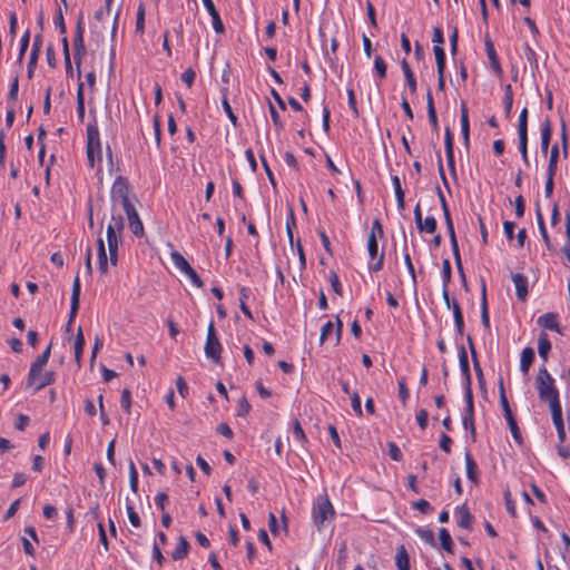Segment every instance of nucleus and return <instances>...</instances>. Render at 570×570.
<instances>
[{"mask_svg":"<svg viewBox=\"0 0 570 570\" xmlns=\"http://www.w3.org/2000/svg\"><path fill=\"white\" fill-rule=\"evenodd\" d=\"M535 387L540 401L548 403L551 412L562 409L559 399V391L554 384V379L544 365L539 368L535 376Z\"/></svg>","mask_w":570,"mask_h":570,"instance_id":"obj_1","label":"nucleus"},{"mask_svg":"<svg viewBox=\"0 0 570 570\" xmlns=\"http://www.w3.org/2000/svg\"><path fill=\"white\" fill-rule=\"evenodd\" d=\"M111 206L114 209L121 207L122 209L132 206L129 199V184L127 178L118 176L111 187L110 191Z\"/></svg>","mask_w":570,"mask_h":570,"instance_id":"obj_2","label":"nucleus"},{"mask_svg":"<svg viewBox=\"0 0 570 570\" xmlns=\"http://www.w3.org/2000/svg\"><path fill=\"white\" fill-rule=\"evenodd\" d=\"M96 157L100 163L102 159L101 142L97 122H90L87 126V158L89 166L95 167Z\"/></svg>","mask_w":570,"mask_h":570,"instance_id":"obj_3","label":"nucleus"},{"mask_svg":"<svg viewBox=\"0 0 570 570\" xmlns=\"http://www.w3.org/2000/svg\"><path fill=\"white\" fill-rule=\"evenodd\" d=\"M335 515L334 508L327 495L318 497L312 510L314 524L321 530L325 521L333 519Z\"/></svg>","mask_w":570,"mask_h":570,"instance_id":"obj_4","label":"nucleus"},{"mask_svg":"<svg viewBox=\"0 0 570 570\" xmlns=\"http://www.w3.org/2000/svg\"><path fill=\"white\" fill-rule=\"evenodd\" d=\"M83 33H85L83 17H82V13H80L78 17L77 23H76V32H75V38H73V50H75L73 56H75L78 79H80V77H81V70H80L81 60L87 53Z\"/></svg>","mask_w":570,"mask_h":570,"instance_id":"obj_5","label":"nucleus"},{"mask_svg":"<svg viewBox=\"0 0 570 570\" xmlns=\"http://www.w3.org/2000/svg\"><path fill=\"white\" fill-rule=\"evenodd\" d=\"M205 354L208 358H210L214 363H220V354L223 351L222 344L216 335V330L214 322H210L207 328V337L204 346Z\"/></svg>","mask_w":570,"mask_h":570,"instance_id":"obj_6","label":"nucleus"},{"mask_svg":"<svg viewBox=\"0 0 570 570\" xmlns=\"http://www.w3.org/2000/svg\"><path fill=\"white\" fill-rule=\"evenodd\" d=\"M518 137H519V150L522 156V160L525 165H529L528 158V108L524 107L519 116L518 121Z\"/></svg>","mask_w":570,"mask_h":570,"instance_id":"obj_7","label":"nucleus"},{"mask_svg":"<svg viewBox=\"0 0 570 570\" xmlns=\"http://www.w3.org/2000/svg\"><path fill=\"white\" fill-rule=\"evenodd\" d=\"M366 247H367L368 255H370L371 259L373 261V263L370 265V269L372 272L381 271L383 268V263H384V252H382L379 255L377 239L374 238L373 234H368Z\"/></svg>","mask_w":570,"mask_h":570,"instance_id":"obj_8","label":"nucleus"},{"mask_svg":"<svg viewBox=\"0 0 570 570\" xmlns=\"http://www.w3.org/2000/svg\"><path fill=\"white\" fill-rule=\"evenodd\" d=\"M127 216L129 228L132 234L137 237H141L144 235V225L139 218V215L135 208V206L127 207L122 209Z\"/></svg>","mask_w":570,"mask_h":570,"instance_id":"obj_9","label":"nucleus"},{"mask_svg":"<svg viewBox=\"0 0 570 570\" xmlns=\"http://www.w3.org/2000/svg\"><path fill=\"white\" fill-rule=\"evenodd\" d=\"M538 325L550 331H554L559 334H563L558 322V316L554 313H546L538 317Z\"/></svg>","mask_w":570,"mask_h":570,"instance_id":"obj_10","label":"nucleus"},{"mask_svg":"<svg viewBox=\"0 0 570 570\" xmlns=\"http://www.w3.org/2000/svg\"><path fill=\"white\" fill-rule=\"evenodd\" d=\"M511 278L515 286V294L518 299L524 302L528 297V278L520 273L512 274Z\"/></svg>","mask_w":570,"mask_h":570,"instance_id":"obj_11","label":"nucleus"},{"mask_svg":"<svg viewBox=\"0 0 570 570\" xmlns=\"http://www.w3.org/2000/svg\"><path fill=\"white\" fill-rule=\"evenodd\" d=\"M484 45H485V52H487V56H488L491 67L494 70V72L498 76H500L502 73V68H501L500 60L497 56V51H495L492 40L489 37H487L484 40Z\"/></svg>","mask_w":570,"mask_h":570,"instance_id":"obj_12","label":"nucleus"},{"mask_svg":"<svg viewBox=\"0 0 570 570\" xmlns=\"http://www.w3.org/2000/svg\"><path fill=\"white\" fill-rule=\"evenodd\" d=\"M203 3L208 11L209 16L213 19V28L217 33H223L225 30L224 23L220 19V16L213 2V0H203Z\"/></svg>","mask_w":570,"mask_h":570,"instance_id":"obj_13","label":"nucleus"},{"mask_svg":"<svg viewBox=\"0 0 570 570\" xmlns=\"http://www.w3.org/2000/svg\"><path fill=\"white\" fill-rule=\"evenodd\" d=\"M80 279L77 275L72 283V291H71V299H70V306H71V317H76L78 309H79V303H80Z\"/></svg>","mask_w":570,"mask_h":570,"instance_id":"obj_14","label":"nucleus"},{"mask_svg":"<svg viewBox=\"0 0 570 570\" xmlns=\"http://www.w3.org/2000/svg\"><path fill=\"white\" fill-rule=\"evenodd\" d=\"M456 513L460 515V519L458 521V525L460 528L471 530L472 523H473V515L470 513L466 504H462L461 507L456 508Z\"/></svg>","mask_w":570,"mask_h":570,"instance_id":"obj_15","label":"nucleus"},{"mask_svg":"<svg viewBox=\"0 0 570 570\" xmlns=\"http://www.w3.org/2000/svg\"><path fill=\"white\" fill-rule=\"evenodd\" d=\"M461 132L464 140V144L469 145V137H470V122H469V111L466 104L464 101L461 102Z\"/></svg>","mask_w":570,"mask_h":570,"instance_id":"obj_16","label":"nucleus"},{"mask_svg":"<svg viewBox=\"0 0 570 570\" xmlns=\"http://www.w3.org/2000/svg\"><path fill=\"white\" fill-rule=\"evenodd\" d=\"M552 127L551 121L547 118L541 125V151L546 155L548 153L549 144L551 140Z\"/></svg>","mask_w":570,"mask_h":570,"instance_id":"obj_17","label":"nucleus"},{"mask_svg":"<svg viewBox=\"0 0 570 570\" xmlns=\"http://www.w3.org/2000/svg\"><path fill=\"white\" fill-rule=\"evenodd\" d=\"M459 363L461 372L465 379V384L471 385V373H470V365H469V358L468 353L464 348V346H461L459 351Z\"/></svg>","mask_w":570,"mask_h":570,"instance_id":"obj_18","label":"nucleus"},{"mask_svg":"<svg viewBox=\"0 0 570 570\" xmlns=\"http://www.w3.org/2000/svg\"><path fill=\"white\" fill-rule=\"evenodd\" d=\"M464 459H465V469H466L468 479L472 483L478 484V482H479L478 465H476L475 461L473 460L472 455L469 452H465Z\"/></svg>","mask_w":570,"mask_h":570,"instance_id":"obj_19","label":"nucleus"},{"mask_svg":"<svg viewBox=\"0 0 570 570\" xmlns=\"http://www.w3.org/2000/svg\"><path fill=\"white\" fill-rule=\"evenodd\" d=\"M395 566L399 570H410V557L404 546L396 549Z\"/></svg>","mask_w":570,"mask_h":570,"instance_id":"obj_20","label":"nucleus"},{"mask_svg":"<svg viewBox=\"0 0 570 570\" xmlns=\"http://www.w3.org/2000/svg\"><path fill=\"white\" fill-rule=\"evenodd\" d=\"M550 351H551V342H550L548 335L544 332H542V333H540L539 338H538V353L544 363L548 361V355H549Z\"/></svg>","mask_w":570,"mask_h":570,"instance_id":"obj_21","label":"nucleus"},{"mask_svg":"<svg viewBox=\"0 0 570 570\" xmlns=\"http://www.w3.org/2000/svg\"><path fill=\"white\" fill-rule=\"evenodd\" d=\"M97 252H98V268L101 274H106L108 272V257L105 249V244L102 238H98L97 240Z\"/></svg>","mask_w":570,"mask_h":570,"instance_id":"obj_22","label":"nucleus"},{"mask_svg":"<svg viewBox=\"0 0 570 570\" xmlns=\"http://www.w3.org/2000/svg\"><path fill=\"white\" fill-rule=\"evenodd\" d=\"M534 360V351L532 347H524L521 352L520 370L523 374L529 372V368Z\"/></svg>","mask_w":570,"mask_h":570,"instance_id":"obj_23","label":"nucleus"},{"mask_svg":"<svg viewBox=\"0 0 570 570\" xmlns=\"http://www.w3.org/2000/svg\"><path fill=\"white\" fill-rule=\"evenodd\" d=\"M551 416H552V422L558 432V438H559L560 442L563 443L566 440V431H564V425H563V420H562V409L552 411Z\"/></svg>","mask_w":570,"mask_h":570,"instance_id":"obj_24","label":"nucleus"},{"mask_svg":"<svg viewBox=\"0 0 570 570\" xmlns=\"http://www.w3.org/2000/svg\"><path fill=\"white\" fill-rule=\"evenodd\" d=\"M481 321L485 330H490V317L487 302V287L485 284H482L481 292Z\"/></svg>","mask_w":570,"mask_h":570,"instance_id":"obj_25","label":"nucleus"},{"mask_svg":"<svg viewBox=\"0 0 570 570\" xmlns=\"http://www.w3.org/2000/svg\"><path fill=\"white\" fill-rule=\"evenodd\" d=\"M188 550H189V543L188 541L186 540V538L184 537H180L179 538V542L177 544V547L175 548V550L171 552V558L177 561V560H183L184 558L187 557L188 554Z\"/></svg>","mask_w":570,"mask_h":570,"instance_id":"obj_26","label":"nucleus"},{"mask_svg":"<svg viewBox=\"0 0 570 570\" xmlns=\"http://www.w3.org/2000/svg\"><path fill=\"white\" fill-rule=\"evenodd\" d=\"M85 347V337L82 334V328L79 326L76 337H75V358L77 364L80 366L82 353Z\"/></svg>","mask_w":570,"mask_h":570,"instance_id":"obj_27","label":"nucleus"},{"mask_svg":"<svg viewBox=\"0 0 570 570\" xmlns=\"http://www.w3.org/2000/svg\"><path fill=\"white\" fill-rule=\"evenodd\" d=\"M537 220H538V226H539V229H540V234L547 245V248L549 250H552L553 249V246L551 244V240H550V237L548 235V232H547V228H546V224H544V219H543V216H542V213L540 210V208L538 207L537 208Z\"/></svg>","mask_w":570,"mask_h":570,"instance_id":"obj_28","label":"nucleus"},{"mask_svg":"<svg viewBox=\"0 0 570 570\" xmlns=\"http://www.w3.org/2000/svg\"><path fill=\"white\" fill-rule=\"evenodd\" d=\"M171 261L177 269H179L181 273H186L188 269H190V264L186 261V258L178 252H173L170 254Z\"/></svg>","mask_w":570,"mask_h":570,"instance_id":"obj_29","label":"nucleus"},{"mask_svg":"<svg viewBox=\"0 0 570 570\" xmlns=\"http://www.w3.org/2000/svg\"><path fill=\"white\" fill-rule=\"evenodd\" d=\"M222 94H223V97H222V105H223V108L227 115V117L229 118V120L232 121L233 126L234 127H237V117L236 115L234 114L229 102H228V99H227V88H223L222 89Z\"/></svg>","mask_w":570,"mask_h":570,"instance_id":"obj_30","label":"nucleus"},{"mask_svg":"<svg viewBox=\"0 0 570 570\" xmlns=\"http://www.w3.org/2000/svg\"><path fill=\"white\" fill-rule=\"evenodd\" d=\"M439 538L441 541V547L449 553H453V541L445 528H441L439 531Z\"/></svg>","mask_w":570,"mask_h":570,"instance_id":"obj_31","label":"nucleus"},{"mask_svg":"<svg viewBox=\"0 0 570 570\" xmlns=\"http://www.w3.org/2000/svg\"><path fill=\"white\" fill-rule=\"evenodd\" d=\"M77 114L79 119L82 121L85 117V96L82 82H79L77 88Z\"/></svg>","mask_w":570,"mask_h":570,"instance_id":"obj_32","label":"nucleus"},{"mask_svg":"<svg viewBox=\"0 0 570 570\" xmlns=\"http://www.w3.org/2000/svg\"><path fill=\"white\" fill-rule=\"evenodd\" d=\"M421 233L433 234L436 230V219L433 216H428L417 225Z\"/></svg>","mask_w":570,"mask_h":570,"instance_id":"obj_33","label":"nucleus"},{"mask_svg":"<svg viewBox=\"0 0 570 570\" xmlns=\"http://www.w3.org/2000/svg\"><path fill=\"white\" fill-rule=\"evenodd\" d=\"M468 344H469V348L471 351L472 361H473V367H474L475 374H476L479 381H481L482 377H483V372H482V368L480 366V363H479V360H478V356H476V352H475V348H474V344H473V341H472L471 336H468Z\"/></svg>","mask_w":570,"mask_h":570,"instance_id":"obj_34","label":"nucleus"},{"mask_svg":"<svg viewBox=\"0 0 570 570\" xmlns=\"http://www.w3.org/2000/svg\"><path fill=\"white\" fill-rule=\"evenodd\" d=\"M513 105V91L511 85H507L504 88L503 106L507 117H510Z\"/></svg>","mask_w":570,"mask_h":570,"instance_id":"obj_35","label":"nucleus"},{"mask_svg":"<svg viewBox=\"0 0 570 570\" xmlns=\"http://www.w3.org/2000/svg\"><path fill=\"white\" fill-rule=\"evenodd\" d=\"M107 227H112L115 230H124V217L121 214H117V209L111 206V218Z\"/></svg>","mask_w":570,"mask_h":570,"instance_id":"obj_36","label":"nucleus"},{"mask_svg":"<svg viewBox=\"0 0 570 570\" xmlns=\"http://www.w3.org/2000/svg\"><path fill=\"white\" fill-rule=\"evenodd\" d=\"M29 42H30V31L26 30L24 33L21 37V40H20V49H19V55H18V58H17V62L19 65H21L22 61H23L26 51H27V49L29 47Z\"/></svg>","mask_w":570,"mask_h":570,"instance_id":"obj_37","label":"nucleus"},{"mask_svg":"<svg viewBox=\"0 0 570 570\" xmlns=\"http://www.w3.org/2000/svg\"><path fill=\"white\" fill-rule=\"evenodd\" d=\"M559 159V147L558 145L552 146L550 151L549 165H548V174H554L557 171Z\"/></svg>","mask_w":570,"mask_h":570,"instance_id":"obj_38","label":"nucleus"},{"mask_svg":"<svg viewBox=\"0 0 570 570\" xmlns=\"http://www.w3.org/2000/svg\"><path fill=\"white\" fill-rule=\"evenodd\" d=\"M48 363V360L45 356L39 355L35 362L30 366V379L31 381L35 379L37 373H41L43 366Z\"/></svg>","mask_w":570,"mask_h":570,"instance_id":"obj_39","label":"nucleus"},{"mask_svg":"<svg viewBox=\"0 0 570 570\" xmlns=\"http://www.w3.org/2000/svg\"><path fill=\"white\" fill-rule=\"evenodd\" d=\"M145 30V6L139 3L136 16V31L144 33Z\"/></svg>","mask_w":570,"mask_h":570,"instance_id":"obj_40","label":"nucleus"},{"mask_svg":"<svg viewBox=\"0 0 570 570\" xmlns=\"http://www.w3.org/2000/svg\"><path fill=\"white\" fill-rule=\"evenodd\" d=\"M129 484L132 492L138 491V472L132 461L129 462Z\"/></svg>","mask_w":570,"mask_h":570,"instance_id":"obj_41","label":"nucleus"},{"mask_svg":"<svg viewBox=\"0 0 570 570\" xmlns=\"http://www.w3.org/2000/svg\"><path fill=\"white\" fill-rule=\"evenodd\" d=\"M250 404L249 402L247 401L246 396L243 395L239 400H238V403H237V407H236V414L237 416H246L249 411H250Z\"/></svg>","mask_w":570,"mask_h":570,"instance_id":"obj_42","label":"nucleus"},{"mask_svg":"<svg viewBox=\"0 0 570 570\" xmlns=\"http://www.w3.org/2000/svg\"><path fill=\"white\" fill-rule=\"evenodd\" d=\"M433 52L435 56L436 69H445V52L442 46H434Z\"/></svg>","mask_w":570,"mask_h":570,"instance_id":"obj_43","label":"nucleus"},{"mask_svg":"<svg viewBox=\"0 0 570 570\" xmlns=\"http://www.w3.org/2000/svg\"><path fill=\"white\" fill-rule=\"evenodd\" d=\"M374 68L380 79H385L387 66L381 56L375 57Z\"/></svg>","mask_w":570,"mask_h":570,"instance_id":"obj_44","label":"nucleus"},{"mask_svg":"<svg viewBox=\"0 0 570 570\" xmlns=\"http://www.w3.org/2000/svg\"><path fill=\"white\" fill-rule=\"evenodd\" d=\"M416 534L426 543L431 544V546H435V539H434V533L432 530L430 529H423V528H419L416 530Z\"/></svg>","mask_w":570,"mask_h":570,"instance_id":"obj_45","label":"nucleus"},{"mask_svg":"<svg viewBox=\"0 0 570 570\" xmlns=\"http://www.w3.org/2000/svg\"><path fill=\"white\" fill-rule=\"evenodd\" d=\"M404 252H405L404 253V262H405L406 268H407V271H409V273L411 275L413 285L415 286L416 285L415 269H414V266H413V263H412V259H411V255L407 252L406 243L404 244Z\"/></svg>","mask_w":570,"mask_h":570,"instance_id":"obj_46","label":"nucleus"},{"mask_svg":"<svg viewBox=\"0 0 570 570\" xmlns=\"http://www.w3.org/2000/svg\"><path fill=\"white\" fill-rule=\"evenodd\" d=\"M39 55H40V52H38L36 50H31V52H30L29 61H28V71H27L29 79H31L33 77V72L37 67Z\"/></svg>","mask_w":570,"mask_h":570,"instance_id":"obj_47","label":"nucleus"},{"mask_svg":"<svg viewBox=\"0 0 570 570\" xmlns=\"http://www.w3.org/2000/svg\"><path fill=\"white\" fill-rule=\"evenodd\" d=\"M507 423L509 425V429H510L511 434H512L513 439L515 440V442L521 444L522 443V436H521V433H520V430L518 428V424H517V421H515L514 416L511 417V419H508Z\"/></svg>","mask_w":570,"mask_h":570,"instance_id":"obj_48","label":"nucleus"},{"mask_svg":"<svg viewBox=\"0 0 570 570\" xmlns=\"http://www.w3.org/2000/svg\"><path fill=\"white\" fill-rule=\"evenodd\" d=\"M120 404L126 413H130L131 409V392L128 389L121 391Z\"/></svg>","mask_w":570,"mask_h":570,"instance_id":"obj_49","label":"nucleus"},{"mask_svg":"<svg viewBox=\"0 0 570 570\" xmlns=\"http://www.w3.org/2000/svg\"><path fill=\"white\" fill-rule=\"evenodd\" d=\"M439 197H440L441 207H442L443 215H444L445 225L446 226L453 225V222H452V218H451V214H450V209L448 207V203H446L445 197L443 196V194H442V191L440 189H439Z\"/></svg>","mask_w":570,"mask_h":570,"instance_id":"obj_50","label":"nucleus"},{"mask_svg":"<svg viewBox=\"0 0 570 570\" xmlns=\"http://www.w3.org/2000/svg\"><path fill=\"white\" fill-rule=\"evenodd\" d=\"M462 424L465 430H469L471 432L472 441H475L476 433L474 426V416L463 415Z\"/></svg>","mask_w":570,"mask_h":570,"instance_id":"obj_51","label":"nucleus"},{"mask_svg":"<svg viewBox=\"0 0 570 570\" xmlns=\"http://www.w3.org/2000/svg\"><path fill=\"white\" fill-rule=\"evenodd\" d=\"M412 507L416 510H419L423 514H429L433 508L425 499H420L412 503Z\"/></svg>","mask_w":570,"mask_h":570,"instance_id":"obj_52","label":"nucleus"},{"mask_svg":"<svg viewBox=\"0 0 570 570\" xmlns=\"http://www.w3.org/2000/svg\"><path fill=\"white\" fill-rule=\"evenodd\" d=\"M442 279L444 287L451 282V263L448 258L442 263Z\"/></svg>","mask_w":570,"mask_h":570,"instance_id":"obj_53","label":"nucleus"},{"mask_svg":"<svg viewBox=\"0 0 570 570\" xmlns=\"http://www.w3.org/2000/svg\"><path fill=\"white\" fill-rule=\"evenodd\" d=\"M351 405L357 416L363 415L361 399L357 392H353V394H351Z\"/></svg>","mask_w":570,"mask_h":570,"instance_id":"obj_54","label":"nucleus"},{"mask_svg":"<svg viewBox=\"0 0 570 570\" xmlns=\"http://www.w3.org/2000/svg\"><path fill=\"white\" fill-rule=\"evenodd\" d=\"M107 243L108 245L119 244L121 232L115 230L112 227H107Z\"/></svg>","mask_w":570,"mask_h":570,"instance_id":"obj_55","label":"nucleus"},{"mask_svg":"<svg viewBox=\"0 0 570 570\" xmlns=\"http://www.w3.org/2000/svg\"><path fill=\"white\" fill-rule=\"evenodd\" d=\"M18 91H19V76L17 75L10 85L9 95H8V98L10 101H12V102L17 101Z\"/></svg>","mask_w":570,"mask_h":570,"instance_id":"obj_56","label":"nucleus"},{"mask_svg":"<svg viewBox=\"0 0 570 570\" xmlns=\"http://www.w3.org/2000/svg\"><path fill=\"white\" fill-rule=\"evenodd\" d=\"M126 510L128 513V519H129L130 523L132 524V527H135V528L140 527V518H139L138 513L135 511L134 507L131 504H127Z\"/></svg>","mask_w":570,"mask_h":570,"instance_id":"obj_57","label":"nucleus"},{"mask_svg":"<svg viewBox=\"0 0 570 570\" xmlns=\"http://www.w3.org/2000/svg\"><path fill=\"white\" fill-rule=\"evenodd\" d=\"M53 381H55V373L53 372H46L45 374H42L41 380L39 381V383H37V391H40L45 386L53 383Z\"/></svg>","mask_w":570,"mask_h":570,"instance_id":"obj_58","label":"nucleus"},{"mask_svg":"<svg viewBox=\"0 0 570 570\" xmlns=\"http://www.w3.org/2000/svg\"><path fill=\"white\" fill-rule=\"evenodd\" d=\"M185 275L190 279V282L198 288H202L204 286V282L199 277V275L195 272L193 267L188 269Z\"/></svg>","mask_w":570,"mask_h":570,"instance_id":"obj_59","label":"nucleus"},{"mask_svg":"<svg viewBox=\"0 0 570 570\" xmlns=\"http://www.w3.org/2000/svg\"><path fill=\"white\" fill-rule=\"evenodd\" d=\"M387 448H389V454L392 460H394V461L402 460V452H401L400 448L394 442H389Z\"/></svg>","mask_w":570,"mask_h":570,"instance_id":"obj_60","label":"nucleus"},{"mask_svg":"<svg viewBox=\"0 0 570 570\" xmlns=\"http://www.w3.org/2000/svg\"><path fill=\"white\" fill-rule=\"evenodd\" d=\"M195 78L196 72L191 68L186 69L181 75V80L188 86V88L193 86Z\"/></svg>","mask_w":570,"mask_h":570,"instance_id":"obj_61","label":"nucleus"},{"mask_svg":"<svg viewBox=\"0 0 570 570\" xmlns=\"http://www.w3.org/2000/svg\"><path fill=\"white\" fill-rule=\"evenodd\" d=\"M330 282H331V286H332L333 291L337 295L341 296L342 295V286H341L340 279H338V275L335 272L330 273Z\"/></svg>","mask_w":570,"mask_h":570,"instance_id":"obj_62","label":"nucleus"},{"mask_svg":"<svg viewBox=\"0 0 570 570\" xmlns=\"http://www.w3.org/2000/svg\"><path fill=\"white\" fill-rule=\"evenodd\" d=\"M451 444H452V439L448 434L442 433L440 435V442H439L440 448L445 453H450L451 452Z\"/></svg>","mask_w":570,"mask_h":570,"instance_id":"obj_63","label":"nucleus"},{"mask_svg":"<svg viewBox=\"0 0 570 570\" xmlns=\"http://www.w3.org/2000/svg\"><path fill=\"white\" fill-rule=\"evenodd\" d=\"M429 413L426 410L421 409L416 414V421L421 430H425L428 426Z\"/></svg>","mask_w":570,"mask_h":570,"instance_id":"obj_64","label":"nucleus"}]
</instances>
